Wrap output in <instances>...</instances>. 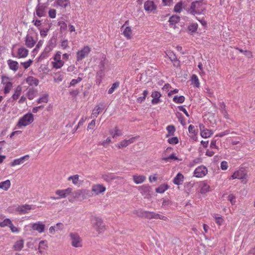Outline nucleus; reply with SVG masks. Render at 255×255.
Here are the masks:
<instances>
[{
	"mask_svg": "<svg viewBox=\"0 0 255 255\" xmlns=\"http://www.w3.org/2000/svg\"><path fill=\"white\" fill-rule=\"evenodd\" d=\"M92 227L99 235H101L106 230V226L103 220L99 217H94L91 220Z\"/></svg>",
	"mask_w": 255,
	"mask_h": 255,
	"instance_id": "f257e3e1",
	"label": "nucleus"
},
{
	"mask_svg": "<svg viewBox=\"0 0 255 255\" xmlns=\"http://www.w3.org/2000/svg\"><path fill=\"white\" fill-rule=\"evenodd\" d=\"M61 51H57L52 58L51 66L52 69H59L64 65V61L61 59Z\"/></svg>",
	"mask_w": 255,
	"mask_h": 255,
	"instance_id": "f03ea898",
	"label": "nucleus"
},
{
	"mask_svg": "<svg viewBox=\"0 0 255 255\" xmlns=\"http://www.w3.org/2000/svg\"><path fill=\"white\" fill-rule=\"evenodd\" d=\"M34 121V116L31 113H28L24 115L20 118L17 123V127L19 128L25 127L30 125Z\"/></svg>",
	"mask_w": 255,
	"mask_h": 255,
	"instance_id": "7ed1b4c3",
	"label": "nucleus"
},
{
	"mask_svg": "<svg viewBox=\"0 0 255 255\" xmlns=\"http://www.w3.org/2000/svg\"><path fill=\"white\" fill-rule=\"evenodd\" d=\"M122 34L127 40H130L132 38L133 33L132 29V27L129 25L128 20L125 21L124 24L122 26L121 28Z\"/></svg>",
	"mask_w": 255,
	"mask_h": 255,
	"instance_id": "20e7f679",
	"label": "nucleus"
},
{
	"mask_svg": "<svg viewBox=\"0 0 255 255\" xmlns=\"http://www.w3.org/2000/svg\"><path fill=\"white\" fill-rule=\"evenodd\" d=\"M106 190V187L102 184H94L91 186V196H97L103 195Z\"/></svg>",
	"mask_w": 255,
	"mask_h": 255,
	"instance_id": "39448f33",
	"label": "nucleus"
},
{
	"mask_svg": "<svg viewBox=\"0 0 255 255\" xmlns=\"http://www.w3.org/2000/svg\"><path fill=\"white\" fill-rule=\"evenodd\" d=\"M203 9L201 2L195 1L191 3L190 7L188 9V12L192 15L200 14Z\"/></svg>",
	"mask_w": 255,
	"mask_h": 255,
	"instance_id": "423d86ee",
	"label": "nucleus"
},
{
	"mask_svg": "<svg viewBox=\"0 0 255 255\" xmlns=\"http://www.w3.org/2000/svg\"><path fill=\"white\" fill-rule=\"evenodd\" d=\"M91 51L89 46H84L76 52V61L79 62L87 57Z\"/></svg>",
	"mask_w": 255,
	"mask_h": 255,
	"instance_id": "0eeeda50",
	"label": "nucleus"
},
{
	"mask_svg": "<svg viewBox=\"0 0 255 255\" xmlns=\"http://www.w3.org/2000/svg\"><path fill=\"white\" fill-rule=\"evenodd\" d=\"M248 175L247 173L243 169H239L236 171H235L231 178L229 179L230 180H234L235 179L242 180L243 182H245L246 183L248 181L247 179Z\"/></svg>",
	"mask_w": 255,
	"mask_h": 255,
	"instance_id": "6e6552de",
	"label": "nucleus"
},
{
	"mask_svg": "<svg viewBox=\"0 0 255 255\" xmlns=\"http://www.w3.org/2000/svg\"><path fill=\"white\" fill-rule=\"evenodd\" d=\"M70 237L71 240V245L73 247L75 248L82 247V240L77 233H70Z\"/></svg>",
	"mask_w": 255,
	"mask_h": 255,
	"instance_id": "1a4fd4ad",
	"label": "nucleus"
},
{
	"mask_svg": "<svg viewBox=\"0 0 255 255\" xmlns=\"http://www.w3.org/2000/svg\"><path fill=\"white\" fill-rule=\"evenodd\" d=\"M1 83L3 85V93L5 94L9 93L12 88V83L9 78L2 76Z\"/></svg>",
	"mask_w": 255,
	"mask_h": 255,
	"instance_id": "9d476101",
	"label": "nucleus"
},
{
	"mask_svg": "<svg viewBox=\"0 0 255 255\" xmlns=\"http://www.w3.org/2000/svg\"><path fill=\"white\" fill-rule=\"evenodd\" d=\"M34 209V208L32 205L25 204L19 205L16 208V211L20 215H23L29 213L31 210Z\"/></svg>",
	"mask_w": 255,
	"mask_h": 255,
	"instance_id": "9b49d317",
	"label": "nucleus"
},
{
	"mask_svg": "<svg viewBox=\"0 0 255 255\" xmlns=\"http://www.w3.org/2000/svg\"><path fill=\"white\" fill-rule=\"evenodd\" d=\"M48 5L46 3H39L36 7V14L39 17L46 15Z\"/></svg>",
	"mask_w": 255,
	"mask_h": 255,
	"instance_id": "f8f14e48",
	"label": "nucleus"
},
{
	"mask_svg": "<svg viewBox=\"0 0 255 255\" xmlns=\"http://www.w3.org/2000/svg\"><path fill=\"white\" fill-rule=\"evenodd\" d=\"M208 173L207 167L204 165L197 167L194 171V176L197 178H202Z\"/></svg>",
	"mask_w": 255,
	"mask_h": 255,
	"instance_id": "ddd939ff",
	"label": "nucleus"
},
{
	"mask_svg": "<svg viewBox=\"0 0 255 255\" xmlns=\"http://www.w3.org/2000/svg\"><path fill=\"white\" fill-rule=\"evenodd\" d=\"M73 191V189L68 187L65 189H58L56 190L55 194L58 196L59 199L65 198L70 195Z\"/></svg>",
	"mask_w": 255,
	"mask_h": 255,
	"instance_id": "4468645a",
	"label": "nucleus"
},
{
	"mask_svg": "<svg viewBox=\"0 0 255 255\" xmlns=\"http://www.w3.org/2000/svg\"><path fill=\"white\" fill-rule=\"evenodd\" d=\"M135 139H136L135 137H133L128 140H127V139L122 140L119 143L116 144L115 146L118 149L124 148L128 146L129 144L133 143Z\"/></svg>",
	"mask_w": 255,
	"mask_h": 255,
	"instance_id": "2eb2a0df",
	"label": "nucleus"
},
{
	"mask_svg": "<svg viewBox=\"0 0 255 255\" xmlns=\"http://www.w3.org/2000/svg\"><path fill=\"white\" fill-rule=\"evenodd\" d=\"M31 227L33 231L41 234L44 232L45 225L42 222L38 221L32 224Z\"/></svg>",
	"mask_w": 255,
	"mask_h": 255,
	"instance_id": "dca6fc26",
	"label": "nucleus"
},
{
	"mask_svg": "<svg viewBox=\"0 0 255 255\" xmlns=\"http://www.w3.org/2000/svg\"><path fill=\"white\" fill-rule=\"evenodd\" d=\"M55 44L52 41H49L44 48V49L41 54V56L43 57H48L49 53L52 51L53 48L55 47Z\"/></svg>",
	"mask_w": 255,
	"mask_h": 255,
	"instance_id": "f3484780",
	"label": "nucleus"
},
{
	"mask_svg": "<svg viewBox=\"0 0 255 255\" xmlns=\"http://www.w3.org/2000/svg\"><path fill=\"white\" fill-rule=\"evenodd\" d=\"M200 134L201 136L204 138H207L213 134V131L211 129H209L204 128V126L200 125Z\"/></svg>",
	"mask_w": 255,
	"mask_h": 255,
	"instance_id": "a211bd4d",
	"label": "nucleus"
},
{
	"mask_svg": "<svg viewBox=\"0 0 255 255\" xmlns=\"http://www.w3.org/2000/svg\"><path fill=\"white\" fill-rule=\"evenodd\" d=\"M28 50L22 46L18 48L17 55L15 57L17 58H25L28 56Z\"/></svg>",
	"mask_w": 255,
	"mask_h": 255,
	"instance_id": "6ab92c4d",
	"label": "nucleus"
},
{
	"mask_svg": "<svg viewBox=\"0 0 255 255\" xmlns=\"http://www.w3.org/2000/svg\"><path fill=\"white\" fill-rule=\"evenodd\" d=\"M144 8L146 11L150 13L153 10L156 9V6L155 5L153 1L147 0L144 2Z\"/></svg>",
	"mask_w": 255,
	"mask_h": 255,
	"instance_id": "aec40b11",
	"label": "nucleus"
},
{
	"mask_svg": "<svg viewBox=\"0 0 255 255\" xmlns=\"http://www.w3.org/2000/svg\"><path fill=\"white\" fill-rule=\"evenodd\" d=\"M29 157V155L27 154L19 158L15 159L10 162V165L12 167H14L16 165L22 164L25 160H28Z\"/></svg>",
	"mask_w": 255,
	"mask_h": 255,
	"instance_id": "412c9836",
	"label": "nucleus"
},
{
	"mask_svg": "<svg viewBox=\"0 0 255 255\" xmlns=\"http://www.w3.org/2000/svg\"><path fill=\"white\" fill-rule=\"evenodd\" d=\"M210 191V186L205 181H203L199 185V192L202 194H206Z\"/></svg>",
	"mask_w": 255,
	"mask_h": 255,
	"instance_id": "4be33fe9",
	"label": "nucleus"
},
{
	"mask_svg": "<svg viewBox=\"0 0 255 255\" xmlns=\"http://www.w3.org/2000/svg\"><path fill=\"white\" fill-rule=\"evenodd\" d=\"M151 96L152 98L151 103L153 105H156L161 102L160 97L161 94L157 91H153L152 92Z\"/></svg>",
	"mask_w": 255,
	"mask_h": 255,
	"instance_id": "5701e85b",
	"label": "nucleus"
},
{
	"mask_svg": "<svg viewBox=\"0 0 255 255\" xmlns=\"http://www.w3.org/2000/svg\"><path fill=\"white\" fill-rule=\"evenodd\" d=\"M9 68L14 72H16L19 68L18 63L14 60L9 59L7 61Z\"/></svg>",
	"mask_w": 255,
	"mask_h": 255,
	"instance_id": "b1692460",
	"label": "nucleus"
},
{
	"mask_svg": "<svg viewBox=\"0 0 255 255\" xmlns=\"http://www.w3.org/2000/svg\"><path fill=\"white\" fill-rule=\"evenodd\" d=\"M150 219H160L164 221H168V219L167 217L154 212H150V213L149 220Z\"/></svg>",
	"mask_w": 255,
	"mask_h": 255,
	"instance_id": "393cba45",
	"label": "nucleus"
},
{
	"mask_svg": "<svg viewBox=\"0 0 255 255\" xmlns=\"http://www.w3.org/2000/svg\"><path fill=\"white\" fill-rule=\"evenodd\" d=\"M133 182L136 184L143 183L146 180V176L142 175L135 174L132 176Z\"/></svg>",
	"mask_w": 255,
	"mask_h": 255,
	"instance_id": "a878e982",
	"label": "nucleus"
},
{
	"mask_svg": "<svg viewBox=\"0 0 255 255\" xmlns=\"http://www.w3.org/2000/svg\"><path fill=\"white\" fill-rule=\"evenodd\" d=\"M24 241L23 239L19 240L16 241L13 246V249L15 251H20L24 247Z\"/></svg>",
	"mask_w": 255,
	"mask_h": 255,
	"instance_id": "bb28decb",
	"label": "nucleus"
},
{
	"mask_svg": "<svg viewBox=\"0 0 255 255\" xmlns=\"http://www.w3.org/2000/svg\"><path fill=\"white\" fill-rule=\"evenodd\" d=\"M35 43L36 42L32 36L26 35L25 39V44L28 48L33 47Z\"/></svg>",
	"mask_w": 255,
	"mask_h": 255,
	"instance_id": "cd10ccee",
	"label": "nucleus"
},
{
	"mask_svg": "<svg viewBox=\"0 0 255 255\" xmlns=\"http://www.w3.org/2000/svg\"><path fill=\"white\" fill-rule=\"evenodd\" d=\"M54 3L56 5L64 8L70 6V2L69 0H57Z\"/></svg>",
	"mask_w": 255,
	"mask_h": 255,
	"instance_id": "c85d7f7f",
	"label": "nucleus"
},
{
	"mask_svg": "<svg viewBox=\"0 0 255 255\" xmlns=\"http://www.w3.org/2000/svg\"><path fill=\"white\" fill-rule=\"evenodd\" d=\"M26 82L31 86H37L39 84V80L32 76H28L26 79Z\"/></svg>",
	"mask_w": 255,
	"mask_h": 255,
	"instance_id": "c756f323",
	"label": "nucleus"
},
{
	"mask_svg": "<svg viewBox=\"0 0 255 255\" xmlns=\"http://www.w3.org/2000/svg\"><path fill=\"white\" fill-rule=\"evenodd\" d=\"M21 91L22 87L19 85L17 86L15 89L14 92L11 97L12 100L14 101L17 100L21 94Z\"/></svg>",
	"mask_w": 255,
	"mask_h": 255,
	"instance_id": "7c9ffc66",
	"label": "nucleus"
},
{
	"mask_svg": "<svg viewBox=\"0 0 255 255\" xmlns=\"http://www.w3.org/2000/svg\"><path fill=\"white\" fill-rule=\"evenodd\" d=\"M184 176L182 174L178 173L173 180V182L177 185H180L183 181Z\"/></svg>",
	"mask_w": 255,
	"mask_h": 255,
	"instance_id": "2f4dec72",
	"label": "nucleus"
},
{
	"mask_svg": "<svg viewBox=\"0 0 255 255\" xmlns=\"http://www.w3.org/2000/svg\"><path fill=\"white\" fill-rule=\"evenodd\" d=\"M109 132L112 135L113 138L122 135V132L118 127H115L113 129L110 130Z\"/></svg>",
	"mask_w": 255,
	"mask_h": 255,
	"instance_id": "473e14b6",
	"label": "nucleus"
},
{
	"mask_svg": "<svg viewBox=\"0 0 255 255\" xmlns=\"http://www.w3.org/2000/svg\"><path fill=\"white\" fill-rule=\"evenodd\" d=\"M150 211L139 210L137 211V215L138 217L149 219L150 218Z\"/></svg>",
	"mask_w": 255,
	"mask_h": 255,
	"instance_id": "72a5a7b5",
	"label": "nucleus"
},
{
	"mask_svg": "<svg viewBox=\"0 0 255 255\" xmlns=\"http://www.w3.org/2000/svg\"><path fill=\"white\" fill-rule=\"evenodd\" d=\"M190 80L191 82V84L193 85L194 87L199 88L200 87V83L199 82L198 77L196 75H192V76L191 77Z\"/></svg>",
	"mask_w": 255,
	"mask_h": 255,
	"instance_id": "f704fd0d",
	"label": "nucleus"
},
{
	"mask_svg": "<svg viewBox=\"0 0 255 255\" xmlns=\"http://www.w3.org/2000/svg\"><path fill=\"white\" fill-rule=\"evenodd\" d=\"M10 185V181L9 180L7 179L4 181L0 182V189L6 191L9 189Z\"/></svg>",
	"mask_w": 255,
	"mask_h": 255,
	"instance_id": "c9c22d12",
	"label": "nucleus"
},
{
	"mask_svg": "<svg viewBox=\"0 0 255 255\" xmlns=\"http://www.w3.org/2000/svg\"><path fill=\"white\" fill-rule=\"evenodd\" d=\"M48 248L47 243L46 241H41L39 243L38 250L40 253L42 254L43 250H46Z\"/></svg>",
	"mask_w": 255,
	"mask_h": 255,
	"instance_id": "e433bc0d",
	"label": "nucleus"
},
{
	"mask_svg": "<svg viewBox=\"0 0 255 255\" xmlns=\"http://www.w3.org/2000/svg\"><path fill=\"white\" fill-rule=\"evenodd\" d=\"M182 1L177 2L174 7L173 11L176 13H180L184 7Z\"/></svg>",
	"mask_w": 255,
	"mask_h": 255,
	"instance_id": "4c0bfd02",
	"label": "nucleus"
},
{
	"mask_svg": "<svg viewBox=\"0 0 255 255\" xmlns=\"http://www.w3.org/2000/svg\"><path fill=\"white\" fill-rule=\"evenodd\" d=\"M67 180L69 181H71L74 185H77L79 181V176L78 174L72 175L69 176Z\"/></svg>",
	"mask_w": 255,
	"mask_h": 255,
	"instance_id": "58836bf2",
	"label": "nucleus"
},
{
	"mask_svg": "<svg viewBox=\"0 0 255 255\" xmlns=\"http://www.w3.org/2000/svg\"><path fill=\"white\" fill-rule=\"evenodd\" d=\"M175 160L178 161H181L182 159L179 158L177 156H176V154L174 153H172L169 156L167 157H164L162 158V160L165 162H169L170 160Z\"/></svg>",
	"mask_w": 255,
	"mask_h": 255,
	"instance_id": "ea45409f",
	"label": "nucleus"
},
{
	"mask_svg": "<svg viewBox=\"0 0 255 255\" xmlns=\"http://www.w3.org/2000/svg\"><path fill=\"white\" fill-rule=\"evenodd\" d=\"M180 17L178 15H172L169 18V22L170 25H175L180 21Z\"/></svg>",
	"mask_w": 255,
	"mask_h": 255,
	"instance_id": "a19ab883",
	"label": "nucleus"
},
{
	"mask_svg": "<svg viewBox=\"0 0 255 255\" xmlns=\"http://www.w3.org/2000/svg\"><path fill=\"white\" fill-rule=\"evenodd\" d=\"M166 130L168 132V134H166V137L173 135L175 131V128L173 125H169L166 127Z\"/></svg>",
	"mask_w": 255,
	"mask_h": 255,
	"instance_id": "79ce46f5",
	"label": "nucleus"
},
{
	"mask_svg": "<svg viewBox=\"0 0 255 255\" xmlns=\"http://www.w3.org/2000/svg\"><path fill=\"white\" fill-rule=\"evenodd\" d=\"M165 53L166 56L169 58L171 62L177 58L175 54L171 50H167Z\"/></svg>",
	"mask_w": 255,
	"mask_h": 255,
	"instance_id": "37998d69",
	"label": "nucleus"
},
{
	"mask_svg": "<svg viewBox=\"0 0 255 255\" xmlns=\"http://www.w3.org/2000/svg\"><path fill=\"white\" fill-rule=\"evenodd\" d=\"M198 25L197 23H193L188 27V30L191 33H195L198 29Z\"/></svg>",
	"mask_w": 255,
	"mask_h": 255,
	"instance_id": "c03bdc74",
	"label": "nucleus"
},
{
	"mask_svg": "<svg viewBox=\"0 0 255 255\" xmlns=\"http://www.w3.org/2000/svg\"><path fill=\"white\" fill-rule=\"evenodd\" d=\"M185 101V97L183 96H175L173 99V101L177 104H182Z\"/></svg>",
	"mask_w": 255,
	"mask_h": 255,
	"instance_id": "a18cd8bd",
	"label": "nucleus"
},
{
	"mask_svg": "<svg viewBox=\"0 0 255 255\" xmlns=\"http://www.w3.org/2000/svg\"><path fill=\"white\" fill-rule=\"evenodd\" d=\"M168 189L167 184H162L156 189V192L159 193H163Z\"/></svg>",
	"mask_w": 255,
	"mask_h": 255,
	"instance_id": "49530a36",
	"label": "nucleus"
},
{
	"mask_svg": "<svg viewBox=\"0 0 255 255\" xmlns=\"http://www.w3.org/2000/svg\"><path fill=\"white\" fill-rule=\"evenodd\" d=\"M102 111V109L99 106H96L93 111L92 116L93 117H97Z\"/></svg>",
	"mask_w": 255,
	"mask_h": 255,
	"instance_id": "de8ad7c7",
	"label": "nucleus"
},
{
	"mask_svg": "<svg viewBox=\"0 0 255 255\" xmlns=\"http://www.w3.org/2000/svg\"><path fill=\"white\" fill-rule=\"evenodd\" d=\"M48 101V95L45 94L37 100V104L47 103Z\"/></svg>",
	"mask_w": 255,
	"mask_h": 255,
	"instance_id": "09e8293b",
	"label": "nucleus"
},
{
	"mask_svg": "<svg viewBox=\"0 0 255 255\" xmlns=\"http://www.w3.org/2000/svg\"><path fill=\"white\" fill-rule=\"evenodd\" d=\"M56 77L54 78V81L56 83H59L63 81L64 75L60 72H58L55 74Z\"/></svg>",
	"mask_w": 255,
	"mask_h": 255,
	"instance_id": "8fccbe9b",
	"label": "nucleus"
},
{
	"mask_svg": "<svg viewBox=\"0 0 255 255\" xmlns=\"http://www.w3.org/2000/svg\"><path fill=\"white\" fill-rule=\"evenodd\" d=\"M12 222L9 219L6 218L0 223V227L1 228H4L6 226L9 227V225Z\"/></svg>",
	"mask_w": 255,
	"mask_h": 255,
	"instance_id": "3c124183",
	"label": "nucleus"
},
{
	"mask_svg": "<svg viewBox=\"0 0 255 255\" xmlns=\"http://www.w3.org/2000/svg\"><path fill=\"white\" fill-rule=\"evenodd\" d=\"M111 142H112L111 138V137H109L107 138L106 139H105L101 142H100L99 143V145H101L105 147H106L108 146L109 144H110Z\"/></svg>",
	"mask_w": 255,
	"mask_h": 255,
	"instance_id": "603ef678",
	"label": "nucleus"
},
{
	"mask_svg": "<svg viewBox=\"0 0 255 255\" xmlns=\"http://www.w3.org/2000/svg\"><path fill=\"white\" fill-rule=\"evenodd\" d=\"M119 82H115L113 84L112 87L108 90V94H112L114 91L119 87Z\"/></svg>",
	"mask_w": 255,
	"mask_h": 255,
	"instance_id": "864d4df0",
	"label": "nucleus"
},
{
	"mask_svg": "<svg viewBox=\"0 0 255 255\" xmlns=\"http://www.w3.org/2000/svg\"><path fill=\"white\" fill-rule=\"evenodd\" d=\"M26 95L29 100H32L35 96V91L34 90L29 89Z\"/></svg>",
	"mask_w": 255,
	"mask_h": 255,
	"instance_id": "5fc2aeb1",
	"label": "nucleus"
},
{
	"mask_svg": "<svg viewBox=\"0 0 255 255\" xmlns=\"http://www.w3.org/2000/svg\"><path fill=\"white\" fill-rule=\"evenodd\" d=\"M167 141L169 144L174 145L178 143L179 140L177 137L174 136L168 138Z\"/></svg>",
	"mask_w": 255,
	"mask_h": 255,
	"instance_id": "6e6d98bb",
	"label": "nucleus"
},
{
	"mask_svg": "<svg viewBox=\"0 0 255 255\" xmlns=\"http://www.w3.org/2000/svg\"><path fill=\"white\" fill-rule=\"evenodd\" d=\"M89 192V190H86V189H82V190H77L75 193L76 196L74 197V198H78L82 193H84L85 194L88 195Z\"/></svg>",
	"mask_w": 255,
	"mask_h": 255,
	"instance_id": "4d7b16f0",
	"label": "nucleus"
},
{
	"mask_svg": "<svg viewBox=\"0 0 255 255\" xmlns=\"http://www.w3.org/2000/svg\"><path fill=\"white\" fill-rule=\"evenodd\" d=\"M33 60L31 59H29L28 61L24 62H21V64L23 66L24 69H27L32 64Z\"/></svg>",
	"mask_w": 255,
	"mask_h": 255,
	"instance_id": "13d9d810",
	"label": "nucleus"
},
{
	"mask_svg": "<svg viewBox=\"0 0 255 255\" xmlns=\"http://www.w3.org/2000/svg\"><path fill=\"white\" fill-rule=\"evenodd\" d=\"M236 196L234 195L233 194H230L228 196V200L230 202L231 204L232 205H235L236 203Z\"/></svg>",
	"mask_w": 255,
	"mask_h": 255,
	"instance_id": "bf43d9fd",
	"label": "nucleus"
},
{
	"mask_svg": "<svg viewBox=\"0 0 255 255\" xmlns=\"http://www.w3.org/2000/svg\"><path fill=\"white\" fill-rule=\"evenodd\" d=\"M97 75H99V77H97L96 80V82L97 84L98 85H100V84L102 83V79L104 77V75H103V72L100 71L97 73Z\"/></svg>",
	"mask_w": 255,
	"mask_h": 255,
	"instance_id": "052dcab7",
	"label": "nucleus"
},
{
	"mask_svg": "<svg viewBox=\"0 0 255 255\" xmlns=\"http://www.w3.org/2000/svg\"><path fill=\"white\" fill-rule=\"evenodd\" d=\"M82 78L81 77H78L76 79H72L70 83V87L71 86H74L77 84L80 83L81 81H82Z\"/></svg>",
	"mask_w": 255,
	"mask_h": 255,
	"instance_id": "680f3d73",
	"label": "nucleus"
},
{
	"mask_svg": "<svg viewBox=\"0 0 255 255\" xmlns=\"http://www.w3.org/2000/svg\"><path fill=\"white\" fill-rule=\"evenodd\" d=\"M61 46L63 49H66L69 47V42L67 39L63 40L61 42Z\"/></svg>",
	"mask_w": 255,
	"mask_h": 255,
	"instance_id": "e2e57ef3",
	"label": "nucleus"
},
{
	"mask_svg": "<svg viewBox=\"0 0 255 255\" xmlns=\"http://www.w3.org/2000/svg\"><path fill=\"white\" fill-rule=\"evenodd\" d=\"M214 218H215V222L218 225L221 226L223 224V223L224 221V220L223 219V218L222 217L215 216Z\"/></svg>",
	"mask_w": 255,
	"mask_h": 255,
	"instance_id": "0e129e2a",
	"label": "nucleus"
},
{
	"mask_svg": "<svg viewBox=\"0 0 255 255\" xmlns=\"http://www.w3.org/2000/svg\"><path fill=\"white\" fill-rule=\"evenodd\" d=\"M216 142H217V140L216 139H213L211 140V143H210V148L212 149L218 150L219 147L217 146Z\"/></svg>",
	"mask_w": 255,
	"mask_h": 255,
	"instance_id": "69168bd1",
	"label": "nucleus"
},
{
	"mask_svg": "<svg viewBox=\"0 0 255 255\" xmlns=\"http://www.w3.org/2000/svg\"><path fill=\"white\" fill-rule=\"evenodd\" d=\"M9 228H10V230L11 231V232L13 233H17L19 232V229L16 227L14 226L13 225L12 223H11V224L9 225Z\"/></svg>",
	"mask_w": 255,
	"mask_h": 255,
	"instance_id": "338daca9",
	"label": "nucleus"
},
{
	"mask_svg": "<svg viewBox=\"0 0 255 255\" xmlns=\"http://www.w3.org/2000/svg\"><path fill=\"white\" fill-rule=\"evenodd\" d=\"M48 14L50 18H54L56 15V11L55 9H50L49 10Z\"/></svg>",
	"mask_w": 255,
	"mask_h": 255,
	"instance_id": "774afa93",
	"label": "nucleus"
}]
</instances>
